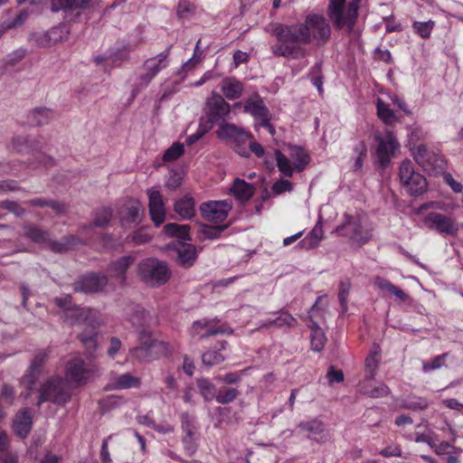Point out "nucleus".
I'll use <instances>...</instances> for the list:
<instances>
[{
  "mask_svg": "<svg viewBox=\"0 0 463 463\" xmlns=\"http://www.w3.org/2000/svg\"><path fill=\"white\" fill-rule=\"evenodd\" d=\"M298 428L301 431L307 433L309 439L315 440L317 443H326L330 439L324 423L319 420L300 422Z\"/></svg>",
  "mask_w": 463,
  "mask_h": 463,
  "instance_id": "24",
  "label": "nucleus"
},
{
  "mask_svg": "<svg viewBox=\"0 0 463 463\" xmlns=\"http://www.w3.org/2000/svg\"><path fill=\"white\" fill-rule=\"evenodd\" d=\"M15 395V391L13 386L10 384H4L0 391V397L3 399L5 402L7 404H13L14 399Z\"/></svg>",
  "mask_w": 463,
  "mask_h": 463,
  "instance_id": "63",
  "label": "nucleus"
},
{
  "mask_svg": "<svg viewBox=\"0 0 463 463\" xmlns=\"http://www.w3.org/2000/svg\"><path fill=\"white\" fill-rule=\"evenodd\" d=\"M374 285L381 290L386 291L393 296L396 297L397 299L401 301H407L410 299V296L405 293L402 289L399 288L395 285H393L391 281L388 279L382 278V277H376L374 279Z\"/></svg>",
  "mask_w": 463,
  "mask_h": 463,
  "instance_id": "36",
  "label": "nucleus"
},
{
  "mask_svg": "<svg viewBox=\"0 0 463 463\" xmlns=\"http://www.w3.org/2000/svg\"><path fill=\"white\" fill-rule=\"evenodd\" d=\"M379 359L377 357V353H372L365 359V372L367 379H373L376 373V370L378 368Z\"/></svg>",
  "mask_w": 463,
  "mask_h": 463,
  "instance_id": "55",
  "label": "nucleus"
},
{
  "mask_svg": "<svg viewBox=\"0 0 463 463\" xmlns=\"http://www.w3.org/2000/svg\"><path fill=\"white\" fill-rule=\"evenodd\" d=\"M143 209L139 203L126 207L121 212V222L123 224H138L142 220Z\"/></svg>",
  "mask_w": 463,
  "mask_h": 463,
  "instance_id": "37",
  "label": "nucleus"
},
{
  "mask_svg": "<svg viewBox=\"0 0 463 463\" xmlns=\"http://www.w3.org/2000/svg\"><path fill=\"white\" fill-rule=\"evenodd\" d=\"M184 145L175 142L165 151L162 159L164 162H174L177 160L184 154Z\"/></svg>",
  "mask_w": 463,
  "mask_h": 463,
  "instance_id": "52",
  "label": "nucleus"
},
{
  "mask_svg": "<svg viewBox=\"0 0 463 463\" xmlns=\"http://www.w3.org/2000/svg\"><path fill=\"white\" fill-rule=\"evenodd\" d=\"M358 9L346 0H329L326 14L335 30L350 34L357 23Z\"/></svg>",
  "mask_w": 463,
  "mask_h": 463,
  "instance_id": "2",
  "label": "nucleus"
},
{
  "mask_svg": "<svg viewBox=\"0 0 463 463\" xmlns=\"http://www.w3.org/2000/svg\"><path fill=\"white\" fill-rule=\"evenodd\" d=\"M243 110L245 113L260 120V126L269 128L271 132L272 127L269 124L271 118L270 112L259 94H255L245 100Z\"/></svg>",
  "mask_w": 463,
  "mask_h": 463,
  "instance_id": "16",
  "label": "nucleus"
},
{
  "mask_svg": "<svg viewBox=\"0 0 463 463\" xmlns=\"http://www.w3.org/2000/svg\"><path fill=\"white\" fill-rule=\"evenodd\" d=\"M80 342L85 346L87 353L90 356L93 355L97 346V332L92 327L89 331H84L79 335Z\"/></svg>",
  "mask_w": 463,
  "mask_h": 463,
  "instance_id": "46",
  "label": "nucleus"
},
{
  "mask_svg": "<svg viewBox=\"0 0 463 463\" xmlns=\"http://www.w3.org/2000/svg\"><path fill=\"white\" fill-rule=\"evenodd\" d=\"M74 240L75 238L73 236L66 238L64 241H51L49 239L46 243L52 251L61 253L67 251L71 248Z\"/></svg>",
  "mask_w": 463,
  "mask_h": 463,
  "instance_id": "56",
  "label": "nucleus"
},
{
  "mask_svg": "<svg viewBox=\"0 0 463 463\" xmlns=\"http://www.w3.org/2000/svg\"><path fill=\"white\" fill-rule=\"evenodd\" d=\"M226 226L210 227L204 225L202 229V233L204 236V238L208 240H214L221 236Z\"/></svg>",
  "mask_w": 463,
  "mask_h": 463,
  "instance_id": "62",
  "label": "nucleus"
},
{
  "mask_svg": "<svg viewBox=\"0 0 463 463\" xmlns=\"http://www.w3.org/2000/svg\"><path fill=\"white\" fill-rule=\"evenodd\" d=\"M326 337L320 328L313 329L311 334V348L313 351L320 352L325 345Z\"/></svg>",
  "mask_w": 463,
  "mask_h": 463,
  "instance_id": "57",
  "label": "nucleus"
},
{
  "mask_svg": "<svg viewBox=\"0 0 463 463\" xmlns=\"http://www.w3.org/2000/svg\"><path fill=\"white\" fill-rule=\"evenodd\" d=\"M323 236V227L321 222H318L307 235L298 242V246L307 250H313L319 245Z\"/></svg>",
  "mask_w": 463,
  "mask_h": 463,
  "instance_id": "33",
  "label": "nucleus"
},
{
  "mask_svg": "<svg viewBox=\"0 0 463 463\" xmlns=\"http://www.w3.org/2000/svg\"><path fill=\"white\" fill-rule=\"evenodd\" d=\"M291 156L294 159V167L298 172H302L310 161L308 154L299 146H295L292 149Z\"/></svg>",
  "mask_w": 463,
  "mask_h": 463,
  "instance_id": "45",
  "label": "nucleus"
},
{
  "mask_svg": "<svg viewBox=\"0 0 463 463\" xmlns=\"http://www.w3.org/2000/svg\"><path fill=\"white\" fill-rule=\"evenodd\" d=\"M148 196V211L155 226L159 227L165 221L166 210L163 196L159 190L152 187L146 190Z\"/></svg>",
  "mask_w": 463,
  "mask_h": 463,
  "instance_id": "19",
  "label": "nucleus"
},
{
  "mask_svg": "<svg viewBox=\"0 0 463 463\" xmlns=\"http://www.w3.org/2000/svg\"><path fill=\"white\" fill-rule=\"evenodd\" d=\"M90 0H51V11H62L67 17L78 19L84 10L90 8Z\"/></svg>",
  "mask_w": 463,
  "mask_h": 463,
  "instance_id": "18",
  "label": "nucleus"
},
{
  "mask_svg": "<svg viewBox=\"0 0 463 463\" xmlns=\"http://www.w3.org/2000/svg\"><path fill=\"white\" fill-rule=\"evenodd\" d=\"M430 402L426 398L418 397L415 395H409L407 398L403 399L400 407L404 410L411 411H422L429 407Z\"/></svg>",
  "mask_w": 463,
  "mask_h": 463,
  "instance_id": "40",
  "label": "nucleus"
},
{
  "mask_svg": "<svg viewBox=\"0 0 463 463\" xmlns=\"http://www.w3.org/2000/svg\"><path fill=\"white\" fill-rule=\"evenodd\" d=\"M70 397L65 382L60 377H52L41 385L37 405L41 406L46 402L63 405L70 400Z\"/></svg>",
  "mask_w": 463,
  "mask_h": 463,
  "instance_id": "7",
  "label": "nucleus"
},
{
  "mask_svg": "<svg viewBox=\"0 0 463 463\" xmlns=\"http://www.w3.org/2000/svg\"><path fill=\"white\" fill-rule=\"evenodd\" d=\"M216 133L220 139L231 142L234 151L241 156H250L247 146L249 141L252 138L250 133L245 131L241 127L230 123L221 124Z\"/></svg>",
  "mask_w": 463,
  "mask_h": 463,
  "instance_id": "6",
  "label": "nucleus"
},
{
  "mask_svg": "<svg viewBox=\"0 0 463 463\" xmlns=\"http://www.w3.org/2000/svg\"><path fill=\"white\" fill-rule=\"evenodd\" d=\"M271 190L273 194H280L286 191H291L292 184L288 180L281 179L273 184Z\"/></svg>",
  "mask_w": 463,
  "mask_h": 463,
  "instance_id": "64",
  "label": "nucleus"
},
{
  "mask_svg": "<svg viewBox=\"0 0 463 463\" xmlns=\"http://www.w3.org/2000/svg\"><path fill=\"white\" fill-rule=\"evenodd\" d=\"M177 262L184 267H192L197 258L196 248L193 244H181L177 250Z\"/></svg>",
  "mask_w": 463,
  "mask_h": 463,
  "instance_id": "35",
  "label": "nucleus"
},
{
  "mask_svg": "<svg viewBox=\"0 0 463 463\" xmlns=\"http://www.w3.org/2000/svg\"><path fill=\"white\" fill-rule=\"evenodd\" d=\"M373 137L377 142L376 159L380 165L384 168L390 164L392 157L399 149L400 144L394 134L389 129H386L383 135L377 131Z\"/></svg>",
  "mask_w": 463,
  "mask_h": 463,
  "instance_id": "8",
  "label": "nucleus"
},
{
  "mask_svg": "<svg viewBox=\"0 0 463 463\" xmlns=\"http://www.w3.org/2000/svg\"><path fill=\"white\" fill-rule=\"evenodd\" d=\"M137 275L146 285L159 287L170 279V271L165 262L155 258H147L139 262Z\"/></svg>",
  "mask_w": 463,
  "mask_h": 463,
  "instance_id": "4",
  "label": "nucleus"
},
{
  "mask_svg": "<svg viewBox=\"0 0 463 463\" xmlns=\"http://www.w3.org/2000/svg\"><path fill=\"white\" fill-rule=\"evenodd\" d=\"M244 375V371L230 372L217 377L219 382L226 384H236L240 383Z\"/></svg>",
  "mask_w": 463,
  "mask_h": 463,
  "instance_id": "59",
  "label": "nucleus"
},
{
  "mask_svg": "<svg viewBox=\"0 0 463 463\" xmlns=\"http://www.w3.org/2000/svg\"><path fill=\"white\" fill-rule=\"evenodd\" d=\"M126 315L132 326L139 329V331L148 329L153 324V317L140 305L129 304L126 308Z\"/></svg>",
  "mask_w": 463,
  "mask_h": 463,
  "instance_id": "21",
  "label": "nucleus"
},
{
  "mask_svg": "<svg viewBox=\"0 0 463 463\" xmlns=\"http://www.w3.org/2000/svg\"><path fill=\"white\" fill-rule=\"evenodd\" d=\"M296 323L297 320L295 317L288 312H281L277 318L269 322L270 325H274L278 327H282L284 326H294Z\"/></svg>",
  "mask_w": 463,
  "mask_h": 463,
  "instance_id": "58",
  "label": "nucleus"
},
{
  "mask_svg": "<svg viewBox=\"0 0 463 463\" xmlns=\"http://www.w3.org/2000/svg\"><path fill=\"white\" fill-rule=\"evenodd\" d=\"M141 380L129 373L122 374H114L110 376L109 382L104 387L106 391L123 390L130 388H138Z\"/></svg>",
  "mask_w": 463,
  "mask_h": 463,
  "instance_id": "25",
  "label": "nucleus"
},
{
  "mask_svg": "<svg viewBox=\"0 0 463 463\" xmlns=\"http://www.w3.org/2000/svg\"><path fill=\"white\" fill-rule=\"evenodd\" d=\"M213 322L214 320L208 318L194 321L190 329L191 335H198L200 338H206L211 335L222 334L224 332L221 326L216 327Z\"/></svg>",
  "mask_w": 463,
  "mask_h": 463,
  "instance_id": "26",
  "label": "nucleus"
},
{
  "mask_svg": "<svg viewBox=\"0 0 463 463\" xmlns=\"http://www.w3.org/2000/svg\"><path fill=\"white\" fill-rule=\"evenodd\" d=\"M206 116L210 123L224 124L231 112V106L224 98L213 91L212 95L206 100Z\"/></svg>",
  "mask_w": 463,
  "mask_h": 463,
  "instance_id": "13",
  "label": "nucleus"
},
{
  "mask_svg": "<svg viewBox=\"0 0 463 463\" xmlns=\"http://www.w3.org/2000/svg\"><path fill=\"white\" fill-rule=\"evenodd\" d=\"M224 360V356L218 350H209L203 354L202 361L203 364L207 366H213L222 363Z\"/></svg>",
  "mask_w": 463,
  "mask_h": 463,
  "instance_id": "53",
  "label": "nucleus"
},
{
  "mask_svg": "<svg viewBox=\"0 0 463 463\" xmlns=\"http://www.w3.org/2000/svg\"><path fill=\"white\" fill-rule=\"evenodd\" d=\"M170 48L171 46H169L165 51L154 57L148 58L144 61L141 67L143 71L137 76L133 84L131 91L132 98H135L141 90L146 89L153 79H155L161 71L169 65L168 57L170 54Z\"/></svg>",
  "mask_w": 463,
  "mask_h": 463,
  "instance_id": "3",
  "label": "nucleus"
},
{
  "mask_svg": "<svg viewBox=\"0 0 463 463\" xmlns=\"http://www.w3.org/2000/svg\"><path fill=\"white\" fill-rule=\"evenodd\" d=\"M196 385L199 389L201 395L206 402H211L213 399L216 400L218 394L216 386L209 379H197Z\"/></svg>",
  "mask_w": 463,
  "mask_h": 463,
  "instance_id": "42",
  "label": "nucleus"
},
{
  "mask_svg": "<svg viewBox=\"0 0 463 463\" xmlns=\"http://www.w3.org/2000/svg\"><path fill=\"white\" fill-rule=\"evenodd\" d=\"M230 191L236 199L244 203L252 197L255 188L251 184L247 183L243 179L236 178Z\"/></svg>",
  "mask_w": 463,
  "mask_h": 463,
  "instance_id": "31",
  "label": "nucleus"
},
{
  "mask_svg": "<svg viewBox=\"0 0 463 463\" xmlns=\"http://www.w3.org/2000/svg\"><path fill=\"white\" fill-rule=\"evenodd\" d=\"M134 260L135 258L133 256L128 255L120 257L110 262L107 269L109 277L116 279L119 285H125L127 280V270L132 266Z\"/></svg>",
  "mask_w": 463,
  "mask_h": 463,
  "instance_id": "22",
  "label": "nucleus"
},
{
  "mask_svg": "<svg viewBox=\"0 0 463 463\" xmlns=\"http://www.w3.org/2000/svg\"><path fill=\"white\" fill-rule=\"evenodd\" d=\"M449 356V353H443L439 355L433 357L430 362L422 363V370L424 373L430 371L439 370L446 365V359Z\"/></svg>",
  "mask_w": 463,
  "mask_h": 463,
  "instance_id": "50",
  "label": "nucleus"
},
{
  "mask_svg": "<svg viewBox=\"0 0 463 463\" xmlns=\"http://www.w3.org/2000/svg\"><path fill=\"white\" fill-rule=\"evenodd\" d=\"M435 26V22L433 20H429L426 22H419L416 21L412 24V28L416 33H418L421 38L427 39L430 36L431 32Z\"/></svg>",
  "mask_w": 463,
  "mask_h": 463,
  "instance_id": "51",
  "label": "nucleus"
},
{
  "mask_svg": "<svg viewBox=\"0 0 463 463\" xmlns=\"http://www.w3.org/2000/svg\"><path fill=\"white\" fill-rule=\"evenodd\" d=\"M220 90L222 97L229 100L238 99L241 97L244 86L235 77H226L220 83Z\"/></svg>",
  "mask_w": 463,
  "mask_h": 463,
  "instance_id": "27",
  "label": "nucleus"
},
{
  "mask_svg": "<svg viewBox=\"0 0 463 463\" xmlns=\"http://www.w3.org/2000/svg\"><path fill=\"white\" fill-rule=\"evenodd\" d=\"M174 211L183 220H190L195 215V202L189 195L178 199L174 204Z\"/></svg>",
  "mask_w": 463,
  "mask_h": 463,
  "instance_id": "32",
  "label": "nucleus"
},
{
  "mask_svg": "<svg viewBox=\"0 0 463 463\" xmlns=\"http://www.w3.org/2000/svg\"><path fill=\"white\" fill-rule=\"evenodd\" d=\"M92 374L93 371L80 358L71 359L66 365V377L72 383L83 384Z\"/></svg>",
  "mask_w": 463,
  "mask_h": 463,
  "instance_id": "20",
  "label": "nucleus"
},
{
  "mask_svg": "<svg viewBox=\"0 0 463 463\" xmlns=\"http://www.w3.org/2000/svg\"><path fill=\"white\" fill-rule=\"evenodd\" d=\"M350 290V283L348 281H341L339 283L338 298L342 308L347 310V298Z\"/></svg>",
  "mask_w": 463,
  "mask_h": 463,
  "instance_id": "61",
  "label": "nucleus"
},
{
  "mask_svg": "<svg viewBox=\"0 0 463 463\" xmlns=\"http://www.w3.org/2000/svg\"><path fill=\"white\" fill-rule=\"evenodd\" d=\"M275 157L279 170L285 175L291 177L294 174L295 167L292 166L288 157L285 155H283L279 149L275 150Z\"/></svg>",
  "mask_w": 463,
  "mask_h": 463,
  "instance_id": "49",
  "label": "nucleus"
},
{
  "mask_svg": "<svg viewBox=\"0 0 463 463\" xmlns=\"http://www.w3.org/2000/svg\"><path fill=\"white\" fill-rule=\"evenodd\" d=\"M91 314L92 311L90 308L72 307L65 310L64 318L71 325L90 324Z\"/></svg>",
  "mask_w": 463,
  "mask_h": 463,
  "instance_id": "30",
  "label": "nucleus"
},
{
  "mask_svg": "<svg viewBox=\"0 0 463 463\" xmlns=\"http://www.w3.org/2000/svg\"><path fill=\"white\" fill-rule=\"evenodd\" d=\"M49 359V354L46 350H40L34 354L27 373L23 378V383L26 386V392L22 393L24 399H28L34 388L36 381L43 372L45 363Z\"/></svg>",
  "mask_w": 463,
  "mask_h": 463,
  "instance_id": "12",
  "label": "nucleus"
},
{
  "mask_svg": "<svg viewBox=\"0 0 463 463\" xmlns=\"http://www.w3.org/2000/svg\"><path fill=\"white\" fill-rule=\"evenodd\" d=\"M113 216L112 209L109 207H102L93 213V221L89 224H84V230H90L93 227L106 228L109 224Z\"/></svg>",
  "mask_w": 463,
  "mask_h": 463,
  "instance_id": "34",
  "label": "nucleus"
},
{
  "mask_svg": "<svg viewBox=\"0 0 463 463\" xmlns=\"http://www.w3.org/2000/svg\"><path fill=\"white\" fill-rule=\"evenodd\" d=\"M278 42L279 43L271 46V51L274 55L290 59L305 57L306 50L303 47L289 44L290 43Z\"/></svg>",
  "mask_w": 463,
  "mask_h": 463,
  "instance_id": "29",
  "label": "nucleus"
},
{
  "mask_svg": "<svg viewBox=\"0 0 463 463\" xmlns=\"http://www.w3.org/2000/svg\"><path fill=\"white\" fill-rule=\"evenodd\" d=\"M134 49V46L128 44L105 55L97 56L95 61L97 63L104 62L105 66L108 67H120L129 59V52H133Z\"/></svg>",
  "mask_w": 463,
  "mask_h": 463,
  "instance_id": "23",
  "label": "nucleus"
},
{
  "mask_svg": "<svg viewBox=\"0 0 463 463\" xmlns=\"http://www.w3.org/2000/svg\"><path fill=\"white\" fill-rule=\"evenodd\" d=\"M332 31L330 22L324 14L310 12L305 16L303 23L275 24L271 33L279 42L301 44L314 43L317 46H324L331 39Z\"/></svg>",
  "mask_w": 463,
  "mask_h": 463,
  "instance_id": "1",
  "label": "nucleus"
},
{
  "mask_svg": "<svg viewBox=\"0 0 463 463\" xmlns=\"http://www.w3.org/2000/svg\"><path fill=\"white\" fill-rule=\"evenodd\" d=\"M347 226L350 228L352 232V239L356 241L361 244L366 243L370 235L368 232H364L362 229V225L359 221H348L346 222Z\"/></svg>",
  "mask_w": 463,
  "mask_h": 463,
  "instance_id": "48",
  "label": "nucleus"
},
{
  "mask_svg": "<svg viewBox=\"0 0 463 463\" xmlns=\"http://www.w3.org/2000/svg\"><path fill=\"white\" fill-rule=\"evenodd\" d=\"M139 345L129 350L133 358L140 362H152L159 357V351L164 350L165 344L152 338L149 329H142L138 332Z\"/></svg>",
  "mask_w": 463,
  "mask_h": 463,
  "instance_id": "5",
  "label": "nucleus"
},
{
  "mask_svg": "<svg viewBox=\"0 0 463 463\" xmlns=\"http://www.w3.org/2000/svg\"><path fill=\"white\" fill-rule=\"evenodd\" d=\"M54 117L52 109L46 108H37L33 109L29 117L28 122L31 125L41 126L48 124Z\"/></svg>",
  "mask_w": 463,
  "mask_h": 463,
  "instance_id": "38",
  "label": "nucleus"
},
{
  "mask_svg": "<svg viewBox=\"0 0 463 463\" xmlns=\"http://www.w3.org/2000/svg\"><path fill=\"white\" fill-rule=\"evenodd\" d=\"M240 392L236 388H229L217 394L216 402L220 404H229L234 402L239 396Z\"/></svg>",
  "mask_w": 463,
  "mask_h": 463,
  "instance_id": "54",
  "label": "nucleus"
},
{
  "mask_svg": "<svg viewBox=\"0 0 463 463\" xmlns=\"http://www.w3.org/2000/svg\"><path fill=\"white\" fill-rule=\"evenodd\" d=\"M353 158L354 163L353 165L354 171H360L364 166V161L367 156V146L364 141H359L353 148Z\"/></svg>",
  "mask_w": 463,
  "mask_h": 463,
  "instance_id": "43",
  "label": "nucleus"
},
{
  "mask_svg": "<svg viewBox=\"0 0 463 463\" xmlns=\"http://www.w3.org/2000/svg\"><path fill=\"white\" fill-rule=\"evenodd\" d=\"M165 233L169 237H176L182 240L190 241L188 224L167 223L164 226Z\"/></svg>",
  "mask_w": 463,
  "mask_h": 463,
  "instance_id": "41",
  "label": "nucleus"
},
{
  "mask_svg": "<svg viewBox=\"0 0 463 463\" xmlns=\"http://www.w3.org/2000/svg\"><path fill=\"white\" fill-rule=\"evenodd\" d=\"M108 282L106 275L91 272L79 278L73 283V289L85 294L98 293L107 287Z\"/></svg>",
  "mask_w": 463,
  "mask_h": 463,
  "instance_id": "14",
  "label": "nucleus"
},
{
  "mask_svg": "<svg viewBox=\"0 0 463 463\" xmlns=\"http://www.w3.org/2000/svg\"><path fill=\"white\" fill-rule=\"evenodd\" d=\"M32 424L30 409L24 408L15 416L13 423V429L18 437L24 439L31 431Z\"/></svg>",
  "mask_w": 463,
  "mask_h": 463,
  "instance_id": "28",
  "label": "nucleus"
},
{
  "mask_svg": "<svg viewBox=\"0 0 463 463\" xmlns=\"http://www.w3.org/2000/svg\"><path fill=\"white\" fill-rule=\"evenodd\" d=\"M423 222L426 227L444 237H456L459 231L458 225L452 218L440 213L432 212L428 213Z\"/></svg>",
  "mask_w": 463,
  "mask_h": 463,
  "instance_id": "10",
  "label": "nucleus"
},
{
  "mask_svg": "<svg viewBox=\"0 0 463 463\" xmlns=\"http://www.w3.org/2000/svg\"><path fill=\"white\" fill-rule=\"evenodd\" d=\"M69 30L66 25L52 27L46 32H34L30 34V42L38 47H51L59 41L67 39Z\"/></svg>",
  "mask_w": 463,
  "mask_h": 463,
  "instance_id": "15",
  "label": "nucleus"
},
{
  "mask_svg": "<svg viewBox=\"0 0 463 463\" xmlns=\"http://www.w3.org/2000/svg\"><path fill=\"white\" fill-rule=\"evenodd\" d=\"M413 157L418 165L430 174L437 175L444 169L443 157L438 153L428 150L423 145H420L414 149Z\"/></svg>",
  "mask_w": 463,
  "mask_h": 463,
  "instance_id": "11",
  "label": "nucleus"
},
{
  "mask_svg": "<svg viewBox=\"0 0 463 463\" xmlns=\"http://www.w3.org/2000/svg\"><path fill=\"white\" fill-rule=\"evenodd\" d=\"M400 180L411 195H421L427 190V181L423 175L414 171L411 161H403L399 171Z\"/></svg>",
  "mask_w": 463,
  "mask_h": 463,
  "instance_id": "9",
  "label": "nucleus"
},
{
  "mask_svg": "<svg viewBox=\"0 0 463 463\" xmlns=\"http://www.w3.org/2000/svg\"><path fill=\"white\" fill-rule=\"evenodd\" d=\"M126 400L121 396L109 395L99 400V404L102 413L121 407Z\"/></svg>",
  "mask_w": 463,
  "mask_h": 463,
  "instance_id": "47",
  "label": "nucleus"
},
{
  "mask_svg": "<svg viewBox=\"0 0 463 463\" xmlns=\"http://www.w3.org/2000/svg\"><path fill=\"white\" fill-rule=\"evenodd\" d=\"M24 235L36 243H45L49 241V233L38 226L29 223L24 226Z\"/></svg>",
  "mask_w": 463,
  "mask_h": 463,
  "instance_id": "39",
  "label": "nucleus"
},
{
  "mask_svg": "<svg viewBox=\"0 0 463 463\" xmlns=\"http://www.w3.org/2000/svg\"><path fill=\"white\" fill-rule=\"evenodd\" d=\"M232 205L227 201H209L200 205L202 216L211 222H222L228 216Z\"/></svg>",
  "mask_w": 463,
  "mask_h": 463,
  "instance_id": "17",
  "label": "nucleus"
},
{
  "mask_svg": "<svg viewBox=\"0 0 463 463\" xmlns=\"http://www.w3.org/2000/svg\"><path fill=\"white\" fill-rule=\"evenodd\" d=\"M376 109L378 117L384 122V124L392 125L397 120V117L393 110L391 109L389 105L383 102L381 99H377Z\"/></svg>",
  "mask_w": 463,
  "mask_h": 463,
  "instance_id": "44",
  "label": "nucleus"
},
{
  "mask_svg": "<svg viewBox=\"0 0 463 463\" xmlns=\"http://www.w3.org/2000/svg\"><path fill=\"white\" fill-rule=\"evenodd\" d=\"M12 146L18 153H26L31 149L28 138L21 136L14 137Z\"/></svg>",
  "mask_w": 463,
  "mask_h": 463,
  "instance_id": "60",
  "label": "nucleus"
}]
</instances>
